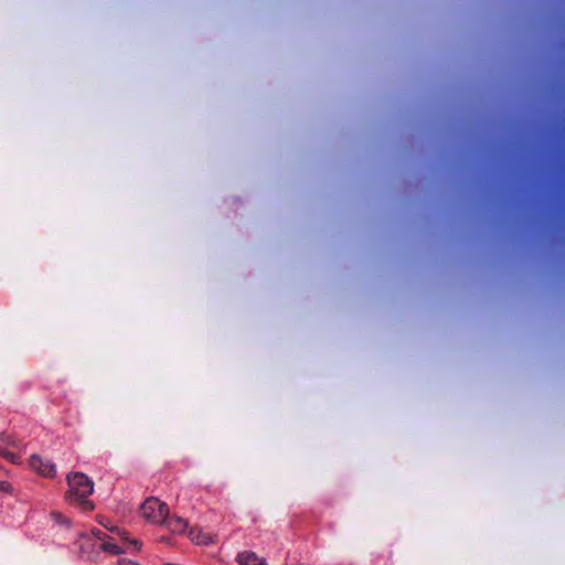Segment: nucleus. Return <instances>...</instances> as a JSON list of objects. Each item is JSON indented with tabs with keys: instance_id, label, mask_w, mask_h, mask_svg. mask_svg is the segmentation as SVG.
<instances>
[{
	"instance_id": "1",
	"label": "nucleus",
	"mask_w": 565,
	"mask_h": 565,
	"mask_svg": "<svg viewBox=\"0 0 565 565\" xmlns=\"http://www.w3.org/2000/svg\"><path fill=\"white\" fill-rule=\"evenodd\" d=\"M66 480L68 490L65 500L83 512H92L95 509V503L89 499L94 492L93 480L84 472H71Z\"/></svg>"
},
{
	"instance_id": "2",
	"label": "nucleus",
	"mask_w": 565,
	"mask_h": 565,
	"mask_svg": "<svg viewBox=\"0 0 565 565\" xmlns=\"http://www.w3.org/2000/svg\"><path fill=\"white\" fill-rule=\"evenodd\" d=\"M142 515L151 523L161 524L169 513V507L158 498L150 497L141 504Z\"/></svg>"
},
{
	"instance_id": "3",
	"label": "nucleus",
	"mask_w": 565,
	"mask_h": 565,
	"mask_svg": "<svg viewBox=\"0 0 565 565\" xmlns=\"http://www.w3.org/2000/svg\"><path fill=\"white\" fill-rule=\"evenodd\" d=\"M29 466L32 470H34L38 475L54 479L56 477V466L52 460L44 459L38 454H33L29 458Z\"/></svg>"
},
{
	"instance_id": "4",
	"label": "nucleus",
	"mask_w": 565,
	"mask_h": 565,
	"mask_svg": "<svg viewBox=\"0 0 565 565\" xmlns=\"http://www.w3.org/2000/svg\"><path fill=\"white\" fill-rule=\"evenodd\" d=\"M161 524L166 525L167 529L173 534H183L189 526V523L185 519L175 514L170 515V513H168V516H166Z\"/></svg>"
},
{
	"instance_id": "5",
	"label": "nucleus",
	"mask_w": 565,
	"mask_h": 565,
	"mask_svg": "<svg viewBox=\"0 0 565 565\" xmlns=\"http://www.w3.org/2000/svg\"><path fill=\"white\" fill-rule=\"evenodd\" d=\"M382 153H383V161L381 164V172H382V179H383V186H382V199L383 201H386L388 198V145L386 141L382 145Z\"/></svg>"
},
{
	"instance_id": "6",
	"label": "nucleus",
	"mask_w": 565,
	"mask_h": 565,
	"mask_svg": "<svg viewBox=\"0 0 565 565\" xmlns=\"http://www.w3.org/2000/svg\"><path fill=\"white\" fill-rule=\"evenodd\" d=\"M238 562L241 565H266L264 558H260L254 552H243L238 554Z\"/></svg>"
},
{
	"instance_id": "7",
	"label": "nucleus",
	"mask_w": 565,
	"mask_h": 565,
	"mask_svg": "<svg viewBox=\"0 0 565 565\" xmlns=\"http://www.w3.org/2000/svg\"><path fill=\"white\" fill-rule=\"evenodd\" d=\"M99 552H105L110 555H120V554L125 553V550L121 546H119L117 543L106 540L98 544L97 553H99Z\"/></svg>"
},
{
	"instance_id": "8",
	"label": "nucleus",
	"mask_w": 565,
	"mask_h": 565,
	"mask_svg": "<svg viewBox=\"0 0 565 565\" xmlns=\"http://www.w3.org/2000/svg\"><path fill=\"white\" fill-rule=\"evenodd\" d=\"M81 537H84L86 539L84 542L81 543L79 545V553L82 555H85V554H90V553H97V546L98 544L96 542H94V540L88 536L87 534L85 533H81L79 535Z\"/></svg>"
},
{
	"instance_id": "9",
	"label": "nucleus",
	"mask_w": 565,
	"mask_h": 565,
	"mask_svg": "<svg viewBox=\"0 0 565 565\" xmlns=\"http://www.w3.org/2000/svg\"><path fill=\"white\" fill-rule=\"evenodd\" d=\"M50 518L51 520L57 524V525H61V526H64L66 529H70L72 526V521L70 518L65 516L62 512L60 511H52L50 513Z\"/></svg>"
},
{
	"instance_id": "10",
	"label": "nucleus",
	"mask_w": 565,
	"mask_h": 565,
	"mask_svg": "<svg viewBox=\"0 0 565 565\" xmlns=\"http://www.w3.org/2000/svg\"><path fill=\"white\" fill-rule=\"evenodd\" d=\"M87 535L90 536L92 539H96L102 542H104V541H106V539H108V534L97 527H93L90 530L89 534H87Z\"/></svg>"
},
{
	"instance_id": "11",
	"label": "nucleus",
	"mask_w": 565,
	"mask_h": 565,
	"mask_svg": "<svg viewBox=\"0 0 565 565\" xmlns=\"http://www.w3.org/2000/svg\"><path fill=\"white\" fill-rule=\"evenodd\" d=\"M0 492L11 495L14 492L13 486L9 481L0 480Z\"/></svg>"
},
{
	"instance_id": "12",
	"label": "nucleus",
	"mask_w": 565,
	"mask_h": 565,
	"mask_svg": "<svg viewBox=\"0 0 565 565\" xmlns=\"http://www.w3.org/2000/svg\"><path fill=\"white\" fill-rule=\"evenodd\" d=\"M382 213H383V218H384L383 234L386 235L388 233V225H387L388 206H387V204L385 202L383 204Z\"/></svg>"
},
{
	"instance_id": "13",
	"label": "nucleus",
	"mask_w": 565,
	"mask_h": 565,
	"mask_svg": "<svg viewBox=\"0 0 565 565\" xmlns=\"http://www.w3.org/2000/svg\"><path fill=\"white\" fill-rule=\"evenodd\" d=\"M1 456L6 459H8L9 461H11L12 463H17L18 460H19V456L12 451H9V450H3L1 452Z\"/></svg>"
},
{
	"instance_id": "14",
	"label": "nucleus",
	"mask_w": 565,
	"mask_h": 565,
	"mask_svg": "<svg viewBox=\"0 0 565 565\" xmlns=\"http://www.w3.org/2000/svg\"><path fill=\"white\" fill-rule=\"evenodd\" d=\"M110 532H114V533H117L124 541H126L128 543V540H130L128 537V531L126 530H119L117 526H111L109 529Z\"/></svg>"
},
{
	"instance_id": "15",
	"label": "nucleus",
	"mask_w": 565,
	"mask_h": 565,
	"mask_svg": "<svg viewBox=\"0 0 565 565\" xmlns=\"http://www.w3.org/2000/svg\"><path fill=\"white\" fill-rule=\"evenodd\" d=\"M110 532H114V533H117L124 541H126L128 543V540H130L128 537V531L126 530H119L117 526H111L109 529Z\"/></svg>"
},
{
	"instance_id": "16",
	"label": "nucleus",
	"mask_w": 565,
	"mask_h": 565,
	"mask_svg": "<svg viewBox=\"0 0 565 565\" xmlns=\"http://www.w3.org/2000/svg\"><path fill=\"white\" fill-rule=\"evenodd\" d=\"M128 544L132 546L134 552H140L142 547V542L138 539L128 540Z\"/></svg>"
},
{
	"instance_id": "17",
	"label": "nucleus",
	"mask_w": 565,
	"mask_h": 565,
	"mask_svg": "<svg viewBox=\"0 0 565 565\" xmlns=\"http://www.w3.org/2000/svg\"><path fill=\"white\" fill-rule=\"evenodd\" d=\"M117 565H141V564H139L136 561H132V559H129L126 557H121V558L117 559Z\"/></svg>"
},
{
	"instance_id": "18",
	"label": "nucleus",
	"mask_w": 565,
	"mask_h": 565,
	"mask_svg": "<svg viewBox=\"0 0 565 565\" xmlns=\"http://www.w3.org/2000/svg\"><path fill=\"white\" fill-rule=\"evenodd\" d=\"M105 520H106V518H104V516H98V519H97V521H98V523H99L100 525H103L104 527H106V529H108V530H109L110 527L108 526V524L106 523V521H105Z\"/></svg>"
},
{
	"instance_id": "19",
	"label": "nucleus",
	"mask_w": 565,
	"mask_h": 565,
	"mask_svg": "<svg viewBox=\"0 0 565 565\" xmlns=\"http://www.w3.org/2000/svg\"><path fill=\"white\" fill-rule=\"evenodd\" d=\"M387 129H388V128H387V126L385 125V126H384V136H386V135L388 134V130H387Z\"/></svg>"
},
{
	"instance_id": "20",
	"label": "nucleus",
	"mask_w": 565,
	"mask_h": 565,
	"mask_svg": "<svg viewBox=\"0 0 565 565\" xmlns=\"http://www.w3.org/2000/svg\"><path fill=\"white\" fill-rule=\"evenodd\" d=\"M0 469H3L1 465H0Z\"/></svg>"
}]
</instances>
